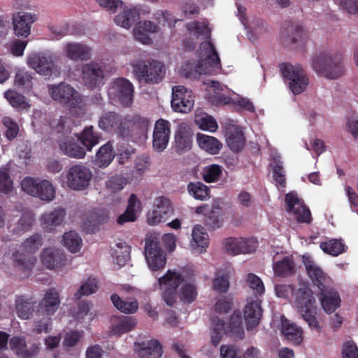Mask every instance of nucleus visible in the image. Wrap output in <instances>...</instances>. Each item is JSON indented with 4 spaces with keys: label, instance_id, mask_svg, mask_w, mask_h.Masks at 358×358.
<instances>
[{
    "label": "nucleus",
    "instance_id": "1",
    "mask_svg": "<svg viewBox=\"0 0 358 358\" xmlns=\"http://www.w3.org/2000/svg\"><path fill=\"white\" fill-rule=\"evenodd\" d=\"M197 64L187 62L181 69V74L187 78H198L202 74H211L221 68V61L215 45L210 41L202 42L198 50Z\"/></svg>",
    "mask_w": 358,
    "mask_h": 358
},
{
    "label": "nucleus",
    "instance_id": "2",
    "mask_svg": "<svg viewBox=\"0 0 358 358\" xmlns=\"http://www.w3.org/2000/svg\"><path fill=\"white\" fill-rule=\"evenodd\" d=\"M143 121L138 115L123 117L115 112L110 111L99 118V127L106 132L124 138L129 136Z\"/></svg>",
    "mask_w": 358,
    "mask_h": 358
},
{
    "label": "nucleus",
    "instance_id": "3",
    "mask_svg": "<svg viewBox=\"0 0 358 358\" xmlns=\"http://www.w3.org/2000/svg\"><path fill=\"white\" fill-rule=\"evenodd\" d=\"M311 67L320 76L337 79L344 73L343 58L339 54L321 52L313 56Z\"/></svg>",
    "mask_w": 358,
    "mask_h": 358
},
{
    "label": "nucleus",
    "instance_id": "4",
    "mask_svg": "<svg viewBox=\"0 0 358 358\" xmlns=\"http://www.w3.org/2000/svg\"><path fill=\"white\" fill-rule=\"evenodd\" d=\"M42 245V237L38 234H35L27 238L22 243V248L26 251L21 253L16 251L13 255L14 266L21 270L30 271L34 266L36 259L31 254L35 253Z\"/></svg>",
    "mask_w": 358,
    "mask_h": 358
},
{
    "label": "nucleus",
    "instance_id": "5",
    "mask_svg": "<svg viewBox=\"0 0 358 358\" xmlns=\"http://www.w3.org/2000/svg\"><path fill=\"white\" fill-rule=\"evenodd\" d=\"M134 72L140 82L156 84L162 80L166 70L163 63L153 59L137 62L134 65Z\"/></svg>",
    "mask_w": 358,
    "mask_h": 358
},
{
    "label": "nucleus",
    "instance_id": "6",
    "mask_svg": "<svg viewBox=\"0 0 358 358\" xmlns=\"http://www.w3.org/2000/svg\"><path fill=\"white\" fill-rule=\"evenodd\" d=\"M280 70L282 77L289 80V90L294 94H300L305 91L309 84V78L300 64L282 63L280 65Z\"/></svg>",
    "mask_w": 358,
    "mask_h": 358
},
{
    "label": "nucleus",
    "instance_id": "7",
    "mask_svg": "<svg viewBox=\"0 0 358 358\" xmlns=\"http://www.w3.org/2000/svg\"><path fill=\"white\" fill-rule=\"evenodd\" d=\"M48 92L54 101L70 108L78 107L82 102L79 92L64 83L48 85Z\"/></svg>",
    "mask_w": 358,
    "mask_h": 358
},
{
    "label": "nucleus",
    "instance_id": "8",
    "mask_svg": "<svg viewBox=\"0 0 358 358\" xmlns=\"http://www.w3.org/2000/svg\"><path fill=\"white\" fill-rule=\"evenodd\" d=\"M56 58L51 54L34 52L27 57V64L40 75L50 77L59 73L60 68L56 64Z\"/></svg>",
    "mask_w": 358,
    "mask_h": 358
},
{
    "label": "nucleus",
    "instance_id": "9",
    "mask_svg": "<svg viewBox=\"0 0 358 358\" xmlns=\"http://www.w3.org/2000/svg\"><path fill=\"white\" fill-rule=\"evenodd\" d=\"M145 256L150 270L157 271L165 267L166 254L157 237L150 236L145 238Z\"/></svg>",
    "mask_w": 358,
    "mask_h": 358
},
{
    "label": "nucleus",
    "instance_id": "10",
    "mask_svg": "<svg viewBox=\"0 0 358 358\" xmlns=\"http://www.w3.org/2000/svg\"><path fill=\"white\" fill-rule=\"evenodd\" d=\"M21 186L27 194L37 196L43 201H51L55 196V188L47 180L38 181L37 179L27 177L22 181Z\"/></svg>",
    "mask_w": 358,
    "mask_h": 358
},
{
    "label": "nucleus",
    "instance_id": "11",
    "mask_svg": "<svg viewBox=\"0 0 358 358\" xmlns=\"http://www.w3.org/2000/svg\"><path fill=\"white\" fill-rule=\"evenodd\" d=\"M66 178L69 188L74 190H83L89 186L92 172L83 164H76L69 169Z\"/></svg>",
    "mask_w": 358,
    "mask_h": 358
},
{
    "label": "nucleus",
    "instance_id": "12",
    "mask_svg": "<svg viewBox=\"0 0 358 358\" xmlns=\"http://www.w3.org/2000/svg\"><path fill=\"white\" fill-rule=\"evenodd\" d=\"M81 70V78L87 88L94 90L104 84L106 74L100 64L96 62H90L83 64Z\"/></svg>",
    "mask_w": 358,
    "mask_h": 358
},
{
    "label": "nucleus",
    "instance_id": "13",
    "mask_svg": "<svg viewBox=\"0 0 358 358\" xmlns=\"http://www.w3.org/2000/svg\"><path fill=\"white\" fill-rule=\"evenodd\" d=\"M134 87L127 79L116 78L111 84L110 94L117 99L122 106L129 107L133 102Z\"/></svg>",
    "mask_w": 358,
    "mask_h": 358
},
{
    "label": "nucleus",
    "instance_id": "14",
    "mask_svg": "<svg viewBox=\"0 0 358 358\" xmlns=\"http://www.w3.org/2000/svg\"><path fill=\"white\" fill-rule=\"evenodd\" d=\"M194 103L193 92L182 85L172 89L171 107L176 112L186 113L192 110Z\"/></svg>",
    "mask_w": 358,
    "mask_h": 358
},
{
    "label": "nucleus",
    "instance_id": "15",
    "mask_svg": "<svg viewBox=\"0 0 358 358\" xmlns=\"http://www.w3.org/2000/svg\"><path fill=\"white\" fill-rule=\"evenodd\" d=\"M36 14L28 12H17L12 15L13 33L17 38L25 39L31 34L32 24L37 20Z\"/></svg>",
    "mask_w": 358,
    "mask_h": 358
},
{
    "label": "nucleus",
    "instance_id": "16",
    "mask_svg": "<svg viewBox=\"0 0 358 358\" xmlns=\"http://www.w3.org/2000/svg\"><path fill=\"white\" fill-rule=\"evenodd\" d=\"M173 214L171 201L164 196L155 200V209L148 214V222L150 225H155L165 222Z\"/></svg>",
    "mask_w": 358,
    "mask_h": 358
},
{
    "label": "nucleus",
    "instance_id": "17",
    "mask_svg": "<svg viewBox=\"0 0 358 358\" xmlns=\"http://www.w3.org/2000/svg\"><path fill=\"white\" fill-rule=\"evenodd\" d=\"M285 202L287 205V211L295 215L296 219L300 223H310L311 222V213L308 208L303 203L296 194L288 193L285 195Z\"/></svg>",
    "mask_w": 358,
    "mask_h": 358
},
{
    "label": "nucleus",
    "instance_id": "18",
    "mask_svg": "<svg viewBox=\"0 0 358 358\" xmlns=\"http://www.w3.org/2000/svg\"><path fill=\"white\" fill-rule=\"evenodd\" d=\"M169 125V122L163 119L155 122L152 136V146L155 151L160 152L166 148L171 132Z\"/></svg>",
    "mask_w": 358,
    "mask_h": 358
},
{
    "label": "nucleus",
    "instance_id": "19",
    "mask_svg": "<svg viewBox=\"0 0 358 358\" xmlns=\"http://www.w3.org/2000/svg\"><path fill=\"white\" fill-rule=\"evenodd\" d=\"M319 299L323 310L327 313H334L341 306L338 292L331 286L319 292Z\"/></svg>",
    "mask_w": 358,
    "mask_h": 358
},
{
    "label": "nucleus",
    "instance_id": "20",
    "mask_svg": "<svg viewBox=\"0 0 358 358\" xmlns=\"http://www.w3.org/2000/svg\"><path fill=\"white\" fill-rule=\"evenodd\" d=\"M308 277L313 285L318 288L319 292L331 286V279L323 270L313 262L305 264Z\"/></svg>",
    "mask_w": 358,
    "mask_h": 358
},
{
    "label": "nucleus",
    "instance_id": "21",
    "mask_svg": "<svg viewBox=\"0 0 358 358\" xmlns=\"http://www.w3.org/2000/svg\"><path fill=\"white\" fill-rule=\"evenodd\" d=\"M66 261L64 252L59 249L45 248L41 253V262L49 269L59 268L66 264Z\"/></svg>",
    "mask_w": 358,
    "mask_h": 358
},
{
    "label": "nucleus",
    "instance_id": "22",
    "mask_svg": "<svg viewBox=\"0 0 358 358\" xmlns=\"http://www.w3.org/2000/svg\"><path fill=\"white\" fill-rule=\"evenodd\" d=\"M243 316L247 330L255 328L259 324L262 316L261 301L255 300L249 302L244 308Z\"/></svg>",
    "mask_w": 358,
    "mask_h": 358
},
{
    "label": "nucleus",
    "instance_id": "23",
    "mask_svg": "<svg viewBox=\"0 0 358 358\" xmlns=\"http://www.w3.org/2000/svg\"><path fill=\"white\" fill-rule=\"evenodd\" d=\"M92 48L85 43H69L65 45L64 52L68 58L73 61H87L92 57Z\"/></svg>",
    "mask_w": 358,
    "mask_h": 358
},
{
    "label": "nucleus",
    "instance_id": "24",
    "mask_svg": "<svg viewBox=\"0 0 358 358\" xmlns=\"http://www.w3.org/2000/svg\"><path fill=\"white\" fill-rule=\"evenodd\" d=\"M60 299L59 293L53 288L49 289L38 304L39 309L46 315H52L59 308Z\"/></svg>",
    "mask_w": 358,
    "mask_h": 358
},
{
    "label": "nucleus",
    "instance_id": "25",
    "mask_svg": "<svg viewBox=\"0 0 358 358\" xmlns=\"http://www.w3.org/2000/svg\"><path fill=\"white\" fill-rule=\"evenodd\" d=\"M66 216V210L63 208H57L50 212L43 213L40 218L44 229L50 231L53 227L60 225Z\"/></svg>",
    "mask_w": 358,
    "mask_h": 358
},
{
    "label": "nucleus",
    "instance_id": "26",
    "mask_svg": "<svg viewBox=\"0 0 358 358\" xmlns=\"http://www.w3.org/2000/svg\"><path fill=\"white\" fill-rule=\"evenodd\" d=\"M294 295L295 296V305L300 313L315 307V299L310 288L300 287L295 291Z\"/></svg>",
    "mask_w": 358,
    "mask_h": 358
},
{
    "label": "nucleus",
    "instance_id": "27",
    "mask_svg": "<svg viewBox=\"0 0 358 358\" xmlns=\"http://www.w3.org/2000/svg\"><path fill=\"white\" fill-rule=\"evenodd\" d=\"M192 250L198 253L206 252L209 245V239L208 234L204 227L201 225H196L192 229Z\"/></svg>",
    "mask_w": 358,
    "mask_h": 358
},
{
    "label": "nucleus",
    "instance_id": "28",
    "mask_svg": "<svg viewBox=\"0 0 358 358\" xmlns=\"http://www.w3.org/2000/svg\"><path fill=\"white\" fill-rule=\"evenodd\" d=\"M281 332L287 341L295 345H299L303 342L302 329L287 319L282 320Z\"/></svg>",
    "mask_w": 358,
    "mask_h": 358
},
{
    "label": "nucleus",
    "instance_id": "29",
    "mask_svg": "<svg viewBox=\"0 0 358 358\" xmlns=\"http://www.w3.org/2000/svg\"><path fill=\"white\" fill-rule=\"evenodd\" d=\"M59 149L63 154L72 158L82 159L86 155L85 149L72 137L64 138L59 143Z\"/></svg>",
    "mask_w": 358,
    "mask_h": 358
},
{
    "label": "nucleus",
    "instance_id": "30",
    "mask_svg": "<svg viewBox=\"0 0 358 358\" xmlns=\"http://www.w3.org/2000/svg\"><path fill=\"white\" fill-rule=\"evenodd\" d=\"M36 302L32 297L24 295L17 296L15 301L17 315L22 320H27L32 315Z\"/></svg>",
    "mask_w": 358,
    "mask_h": 358
},
{
    "label": "nucleus",
    "instance_id": "31",
    "mask_svg": "<svg viewBox=\"0 0 358 358\" xmlns=\"http://www.w3.org/2000/svg\"><path fill=\"white\" fill-rule=\"evenodd\" d=\"M197 143L199 146L210 155H217L222 148V143L216 138L203 134H197Z\"/></svg>",
    "mask_w": 358,
    "mask_h": 358
},
{
    "label": "nucleus",
    "instance_id": "32",
    "mask_svg": "<svg viewBox=\"0 0 358 358\" xmlns=\"http://www.w3.org/2000/svg\"><path fill=\"white\" fill-rule=\"evenodd\" d=\"M226 142L228 147L233 152H240L243 148L245 143L243 131L237 127L228 129Z\"/></svg>",
    "mask_w": 358,
    "mask_h": 358
},
{
    "label": "nucleus",
    "instance_id": "33",
    "mask_svg": "<svg viewBox=\"0 0 358 358\" xmlns=\"http://www.w3.org/2000/svg\"><path fill=\"white\" fill-rule=\"evenodd\" d=\"M140 207V200L136 194H131L129 196L126 210L117 217V223L119 224H124L128 222H134L136 220V211Z\"/></svg>",
    "mask_w": 358,
    "mask_h": 358
},
{
    "label": "nucleus",
    "instance_id": "34",
    "mask_svg": "<svg viewBox=\"0 0 358 358\" xmlns=\"http://www.w3.org/2000/svg\"><path fill=\"white\" fill-rule=\"evenodd\" d=\"M140 13L136 8H127L115 17V22L117 25L125 29L130 28L136 21L139 20Z\"/></svg>",
    "mask_w": 358,
    "mask_h": 358
},
{
    "label": "nucleus",
    "instance_id": "35",
    "mask_svg": "<svg viewBox=\"0 0 358 358\" xmlns=\"http://www.w3.org/2000/svg\"><path fill=\"white\" fill-rule=\"evenodd\" d=\"M78 138L86 149L90 151L99 143L101 135L94 131L93 126H89L84 128Z\"/></svg>",
    "mask_w": 358,
    "mask_h": 358
},
{
    "label": "nucleus",
    "instance_id": "36",
    "mask_svg": "<svg viewBox=\"0 0 358 358\" xmlns=\"http://www.w3.org/2000/svg\"><path fill=\"white\" fill-rule=\"evenodd\" d=\"M115 157L113 145L108 142L102 145L96 155L94 163L99 167H106Z\"/></svg>",
    "mask_w": 358,
    "mask_h": 358
},
{
    "label": "nucleus",
    "instance_id": "37",
    "mask_svg": "<svg viewBox=\"0 0 358 358\" xmlns=\"http://www.w3.org/2000/svg\"><path fill=\"white\" fill-rule=\"evenodd\" d=\"M294 261L292 256H286L273 264V268L276 275L287 277L294 273Z\"/></svg>",
    "mask_w": 358,
    "mask_h": 358
},
{
    "label": "nucleus",
    "instance_id": "38",
    "mask_svg": "<svg viewBox=\"0 0 358 358\" xmlns=\"http://www.w3.org/2000/svg\"><path fill=\"white\" fill-rule=\"evenodd\" d=\"M322 250L330 255L336 257L346 252L348 247L342 239L331 238L320 243Z\"/></svg>",
    "mask_w": 358,
    "mask_h": 358
},
{
    "label": "nucleus",
    "instance_id": "39",
    "mask_svg": "<svg viewBox=\"0 0 358 358\" xmlns=\"http://www.w3.org/2000/svg\"><path fill=\"white\" fill-rule=\"evenodd\" d=\"M176 150L178 153L188 151L192 148V140L185 128H180L175 134Z\"/></svg>",
    "mask_w": 358,
    "mask_h": 358
},
{
    "label": "nucleus",
    "instance_id": "40",
    "mask_svg": "<svg viewBox=\"0 0 358 358\" xmlns=\"http://www.w3.org/2000/svg\"><path fill=\"white\" fill-rule=\"evenodd\" d=\"M184 282L183 275L178 271L168 270L164 275L159 278L160 285L177 289Z\"/></svg>",
    "mask_w": 358,
    "mask_h": 358
},
{
    "label": "nucleus",
    "instance_id": "41",
    "mask_svg": "<svg viewBox=\"0 0 358 358\" xmlns=\"http://www.w3.org/2000/svg\"><path fill=\"white\" fill-rule=\"evenodd\" d=\"M163 353L161 344L156 340L150 341L145 347H142L138 351L141 358H159Z\"/></svg>",
    "mask_w": 358,
    "mask_h": 358
},
{
    "label": "nucleus",
    "instance_id": "42",
    "mask_svg": "<svg viewBox=\"0 0 358 358\" xmlns=\"http://www.w3.org/2000/svg\"><path fill=\"white\" fill-rule=\"evenodd\" d=\"M225 322L217 316L211 317V343L214 346H217L224 334Z\"/></svg>",
    "mask_w": 358,
    "mask_h": 358
},
{
    "label": "nucleus",
    "instance_id": "43",
    "mask_svg": "<svg viewBox=\"0 0 358 358\" xmlns=\"http://www.w3.org/2000/svg\"><path fill=\"white\" fill-rule=\"evenodd\" d=\"M110 299L114 306L124 313L132 314L138 308V303L136 300L129 302L126 301L122 300L117 294H112Z\"/></svg>",
    "mask_w": 358,
    "mask_h": 358
},
{
    "label": "nucleus",
    "instance_id": "44",
    "mask_svg": "<svg viewBox=\"0 0 358 358\" xmlns=\"http://www.w3.org/2000/svg\"><path fill=\"white\" fill-rule=\"evenodd\" d=\"M286 30V38L291 43H294L303 38L305 32L301 24L292 22H286L284 25Z\"/></svg>",
    "mask_w": 358,
    "mask_h": 358
},
{
    "label": "nucleus",
    "instance_id": "45",
    "mask_svg": "<svg viewBox=\"0 0 358 358\" xmlns=\"http://www.w3.org/2000/svg\"><path fill=\"white\" fill-rule=\"evenodd\" d=\"M187 190L190 195L198 200L203 201L210 197V189L201 182H190L187 185Z\"/></svg>",
    "mask_w": 358,
    "mask_h": 358
},
{
    "label": "nucleus",
    "instance_id": "46",
    "mask_svg": "<svg viewBox=\"0 0 358 358\" xmlns=\"http://www.w3.org/2000/svg\"><path fill=\"white\" fill-rule=\"evenodd\" d=\"M64 245L72 253L80 250L82 239L79 234L74 231L66 232L63 236Z\"/></svg>",
    "mask_w": 358,
    "mask_h": 358
},
{
    "label": "nucleus",
    "instance_id": "47",
    "mask_svg": "<svg viewBox=\"0 0 358 358\" xmlns=\"http://www.w3.org/2000/svg\"><path fill=\"white\" fill-rule=\"evenodd\" d=\"M198 293L196 287L192 283L184 284L179 292L178 296L180 300L184 303H192L197 297Z\"/></svg>",
    "mask_w": 358,
    "mask_h": 358
},
{
    "label": "nucleus",
    "instance_id": "48",
    "mask_svg": "<svg viewBox=\"0 0 358 358\" xmlns=\"http://www.w3.org/2000/svg\"><path fill=\"white\" fill-rule=\"evenodd\" d=\"M136 320L132 317L123 316L120 318L117 324H113L112 331L115 334H122L127 333L136 326Z\"/></svg>",
    "mask_w": 358,
    "mask_h": 358
},
{
    "label": "nucleus",
    "instance_id": "49",
    "mask_svg": "<svg viewBox=\"0 0 358 358\" xmlns=\"http://www.w3.org/2000/svg\"><path fill=\"white\" fill-rule=\"evenodd\" d=\"M222 174V166L215 164L205 166L202 171L203 180L208 183L218 181Z\"/></svg>",
    "mask_w": 358,
    "mask_h": 358
},
{
    "label": "nucleus",
    "instance_id": "50",
    "mask_svg": "<svg viewBox=\"0 0 358 358\" xmlns=\"http://www.w3.org/2000/svg\"><path fill=\"white\" fill-rule=\"evenodd\" d=\"M98 289V282L94 278H89L85 281L78 291L74 294L76 299H80L83 296H88L95 293Z\"/></svg>",
    "mask_w": 358,
    "mask_h": 358
},
{
    "label": "nucleus",
    "instance_id": "51",
    "mask_svg": "<svg viewBox=\"0 0 358 358\" xmlns=\"http://www.w3.org/2000/svg\"><path fill=\"white\" fill-rule=\"evenodd\" d=\"M4 95L9 103L15 108L24 109L27 106L24 96L15 91L8 90Z\"/></svg>",
    "mask_w": 358,
    "mask_h": 358
},
{
    "label": "nucleus",
    "instance_id": "52",
    "mask_svg": "<svg viewBox=\"0 0 358 358\" xmlns=\"http://www.w3.org/2000/svg\"><path fill=\"white\" fill-rule=\"evenodd\" d=\"M246 282L248 287L252 289L256 295H262L265 288L262 279L254 273H248L246 278Z\"/></svg>",
    "mask_w": 358,
    "mask_h": 358
},
{
    "label": "nucleus",
    "instance_id": "53",
    "mask_svg": "<svg viewBox=\"0 0 358 358\" xmlns=\"http://www.w3.org/2000/svg\"><path fill=\"white\" fill-rule=\"evenodd\" d=\"M13 180L9 175V169L6 167L0 169V192L8 194L13 189Z\"/></svg>",
    "mask_w": 358,
    "mask_h": 358
},
{
    "label": "nucleus",
    "instance_id": "54",
    "mask_svg": "<svg viewBox=\"0 0 358 358\" xmlns=\"http://www.w3.org/2000/svg\"><path fill=\"white\" fill-rule=\"evenodd\" d=\"M32 77L28 71L19 70L15 77V85L22 89H30L32 85Z\"/></svg>",
    "mask_w": 358,
    "mask_h": 358
},
{
    "label": "nucleus",
    "instance_id": "55",
    "mask_svg": "<svg viewBox=\"0 0 358 358\" xmlns=\"http://www.w3.org/2000/svg\"><path fill=\"white\" fill-rule=\"evenodd\" d=\"M242 316L239 311L234 312L230 318L229 328L231 332L242 336L244 334V331L242 327Z\"/></svg>",
    "mask_w": 358,
    "mask_h": 358
},
{
    "label": "nucleus",
    "instance_id": "56",
    "mask_svg": "<svg viewBox=\"0 0 358 358\" xmlns=\"http://www.w3.org/2000/svg\"><path fill=\"white\" fill-rule=\"evenodd\" d=\"M196 122L199 127L202 130L214 132L218 128L215 120L210 115H206L205 116H202L196 120Z\"/></svg>",
    "mask_w": 358,
    "mask_h": 358
},
{
    "label": "nucleus",
    "instance_id": "57",
    "mask_svg": "<svg viewBox=\"0 0 358 358\" xmlns=\"http://www.w3.org/2000/svg\"><path fill=\"white\" fill-rule=\"evenodd\" d=\"M3 123L6 128L5 131V136L7 139L11 141L16 138L19 133L18 124L10 117L3 118Z\"/></svg>",
    "mask_w": 358,
    "mask_h": 358
},
{
    "label": "nucleus",
    "instance_id": "58",
    "mask_svg": "<svg viewBox=\"0 0 358 358\" xmlns=\"http://www.w3.org/2000/svg\"><path fill=\"white\" fill-rule=\"evenodd\" d=\"M301 316L303 320L307 322L308 326L311 329H316L317 331H320V327L319 323L315 317L316 314V307H313L309 308L307 311L306 310L301 312Z\"/></svg>",
    "mask_w": 358,
    "mask_h": 358
},
{
    "label": "nucleus",
    "instance_id": "59",
    "mask_svg": "<svg viewBox=\"0 0 358 358\" xmlns=\"http://www.w3.org/2000/svg\"><path fill=\"white\" fill-rule=\"evenodd\" d=\"M342 358H358V347L352 341L343 343L341 348Z\"/></svg>",
    "mask_w": 358,
    "mask_h": 358
},
{
    "label": "nucleus",
    "instance_id": "60",
    "mask_svg": "<svg viewBox=\"0 0 358 358\" xmlns=\"http://www.w3.org/2000/svg\"><path fill=\"white\" fill-rule=\"evenodd\" d=\"M213 288L220 293H226L229 288V281L227 275L216 276L213 280Z\"/></svg>",
    "mask_w": 358,
    "mask_h": 358
},
{
    "label": "nucleus",
    "instance_id": "61",
    "mask_svg": "<svg viewBox=\"0 0 358 358\" xmlns=\"http://www.w3.org/2000/svg\"><path fill=\"white\" fill-rule=\"evenodd\" d=\"M273 178L276 183L282 187L286 185L284 168L280 162H275L272 169Z\"/></svg>",
    "mask_w": 358,
    "mask_h": 358
},
{
    "label": "nucleus",
    "instance_id": "62",
    "mask_svg": "<svg viewBox=\"0 0 358 358\" xmlns=\"http://www.w3.org/2000/svg\"><path fill=\"white\" fill-rule=\"evenodd\" d=\"M126 184V179L122 176H118L110 177L106 182L107 187L113 192H117L122 190Z\"/></svg>",
    "mask_w": 358,
    "mask_h": 358
},
{
    "label": "nucleus",
    "instance_id": "63",
    "mask_svg": "<svg viewBox=\"0 0 358 358\" xmlns=\"http://www.w3.org/2000/svg\"><path fill=\"white\" fill-rule=\"evenodd\" d=\"M26 340L22 336H13L9 341L10 348L20 357L26 347Z\"/></svg>",
    "mask_w": 358,
    "mask_h": 358
},
{
    "label": "nucleus",
    "instance_id": "64",
    "mask_svg": "<svg viewBox=\"0 0 358 358\" xmlns=\"http://www.w3.org/2000/svg\"><path fill=\"white\" fill-rule=\"evenodd\" d=\"M186 27L188 31L194 32L197 37L201 35L210 36L208 26L203 22L195 20L187 24Z\"/></svg>",
    "mask_w": 358,
    "mask_h": 358
}]
</instances>
